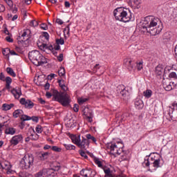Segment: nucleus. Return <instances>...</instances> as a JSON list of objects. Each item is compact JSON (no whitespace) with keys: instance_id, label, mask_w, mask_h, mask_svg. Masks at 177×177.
I'll return each instance as SVG.
<instances>
[{"instance_id":"nucleus-46","label":"nucleus","mask_w":177,"mask_h":177,"mask_svg":"<svg viewBox=\"0 0 177 177\" xmlns=\"http://www.w3.org/2000/svg\"><path fill=\"white\" fill-rule=\"evenodd\" d=\"M169 78H174V80H177V75H176V73H175V72H171V73L169 75Z\"/></svg>"},{"instance_id":"nucleus-20","label":"nucleus","mask_w":177,"mask_h":177,"mask_svg":"<svg viewBox=\"0 0 177 177\" xmlns=\"http://www.w3.org/2000/svg\"><path fill=\"white\" fill-rule=\"evenodd\" d=\"M16 129L13 127H8L6 129L5 133L6 135H15V133H16Z\"/></svg>"},{"instance_id":"nucleus-32","label":"nucleus","mask_w":177,"mask_h":177,"mask_svg":"<svg viewBox=\"0 0 177 177\" xmlns=\"http://www.w3.org/2000/svg\"><path fill=\"white\" fill-rule=\"evenodd\" d=\"M84 114L86 115V118H88L89 122H92L93 120V115H92V112H89V114L86 113V111L84 112Z\"/></svg>"},{"instance_id":"nucleus-58","label":"nucleus","mask_w":177,"mask_h":177,"mask_svg":"<svg viewBox=\"0 0 177 177\" xmlns=\"http://www.w3.org/2000/svg\"><path fill=\"white\" fill-rule=\"evenodd\" d=\"M99 64H95V66L93 67V71L94 72V73H97V70H99Z\"/></svg>"},{"instance_id":"nucleus-44","label":"nucleus","mask_w":177,"mask_h":177,"mask_svg":"<svg viewBox=\"0 0 177 177\" xmlns=\"http://www.w3.org/2000/svg\"><path fill=\"white\" fill-rule=\"evenodd\" d=\"M30 27H37V26H38V21H37L35 20H32L30 22Z\"/></svg>"},{"instance_id":"nucleus-50","label":"nucleus","mask_w":177,"mask_h":177,"mask_svg":"<svg viewBox=\"0 0 177 177\" xmlns=\"http://www.w3.org/2000/svg\"><path fill=\"white\" fill-rule=\"evenodd\" d=\"M79 153L82 157H84L86 159L88 158V156H86V153H85V151L80 150L79 151Z\"/></svg>"},{"instance_id":"nucleus-41","label":"nucleus","mask_w":177,"mask_h":177,"mask_svg":"<svg viewBox=\"0 0 177 177\" xmlns=\"http://www.w3.org/2000/svg\"><path fill=\"white\" fill-rule=\"evenodd\" d=\"M88 169H83L80 171V175L84 177H86Z\"/></svg>"},{"instance_id":"nucleus-24","label":"nucleus","mask_w":177,"mask_h":177,"mask_svg":"<svg viewBox=\"0 0 177 177\" xmlns=\"http://www.w3.org/2000/svg\"><path fill=\"white\" fill-rule=\"evenodd\" d=\"M104 172L105 174L104 177H111L113 174L111 173V169L110 168L104 169Z\"/></svg>"},{"instance_id":"nucleus-37","label":"nucleus","mask_w":177,"mask_h":177,"mask_svg":"<svg viewBox=\"0 0 177 177\" xmlns=\"http://www.w3.org/2000/svg\"><path fill=\"white\" fill-rule=\"evenodd\" d=\"M55 42L57 45H64V39L60 37V39H56Z\"/></svg>"},{"instance_id":"nucleus-57","label":"nucleus","mask_w":177,"mask_h":177,"mask_svg":"<svg viewBox=\"0 0 177 177\" xmlns=\"http://www.w3.org/2000/svg\"><path fill=\"white\" fill-rule=\"evenodd\" d=\"M131 1L134 3V5H136V6H138L139 5H140V0H131Z\"/></svg>"},{"instance_id":"nucleus-62","label":"nucleus","mask_w":177,"mask_h":177,"mask_svg":"<svg viewBox=\"0 0 177 177\" xmlns=\"http://www.w3.org/2000/svg\"><path fill=\"white\" fill-rule=\"evenodd\" d=\"M38 102L40 104H45V103H46V102L45 101V100L42 99V98H38Z\"/></svg>"},{"instance_id":"nucleus-1","label":"nucleus","mask_w":177,"mask_h":177,"mask_svg":"<svg viewBox=\"0 0 177 177\" xmlns=\"http://www.w3.org/2000/svg\"><path fill=\"white\" fill-rule=\"evenodd\" d=\"M142 28L151 35L155 36L162 31V23L159 18L148 16L145 18Z\"/></svg>"},{"instance_id":"nucleus-40","label":"nucleus","mask_w":177,"mask_h":177,"mask_svg":"<svg viewBox=\"0 0 177 177\" xmlns=\"http://www.w3.org/2000/svg\"><path fill=\"white\" fill-rule=\"evenodd\" d=\"M88 100H89V98L81 97L78 99V103L79 104H84V103H85L86 102H88Z\"/></svg>"},{"instance_id":"nucleus-61","label":"nucleus","mask_w":177,"mask_h":177,"mask_svg":"<svg viewBox=\"0 0 177 177\" xmlns=\"http://www.w3.org/2000/svg\"><path fill=\"white\" fill-rule=\"evenodd\" d=\"M144 164L145 167H150V161H149V158L145 160Z\"/></svg>"},{"instance_id":"nucleus-52","label":"nucleus","mask_w":177,"mask_h":177,"mask_svg":"<svg viewBox=\"0 0 177 177\" xmlns=\"http://www.w3.org/2000/svg\"><path fill=\"white\" fill-rule=\"evenodd\" d=\"M58 84H59V86H60V88L62 86H64V85L66 84V82L64 80H59L57 81Z\"/></svg>"},{"instance_id":"nucleus-33","label":"nucleus","mask_w":177,"mask_h":177,"mask_svg":"<svg viewBox=\"0 0 177 177\" xmlns=\"http://www.w3.org/2000/svg\"><path fill=\"white\" fill-rule=\"evenodd\" d=\"M58 75L59 77H64V75H66V69H64V68H61L58 71Z\"/></svg>"},{"instance_id":"nucleus-55","label":"nucleus","mask_w":177,"mask_h":177,"mask_svg":"<svg viewBox=\"0 0 177 177\" xmlns=\"http://www.w3.org/2000/svg\"><path fill=\"white\" fill-rule=\"evenodd\" d=\"M40 28H41V30H48V25H46V24H40Z\"/></svg>"},{"instance_id":"nucleus-3","label":"nucleus","mask_w":177,"mask_h":177,"mask_svg":"<svg viewBox=\"0 0 177 177\" xmlns=\"http://www.w3.org/2000/svg\"><path fill=\"white\" fill-rule=\"evenodd\" d=\"M113 16L115 20L122 21V23H128L131 21V19H132L131 12H129L128 9L122 7L115 8L113 10Z\"/></svg>"},{"instance_id":"nucleus-51","label":"nucleus","mask_w":177,"mask_h":177,"mask_svg":"<svg viewBox=\"0 0 177 177\" xmlns=\"http://www.w3.org/2000/svg\"><path fill=\"white\" fill-rule=\"evenodd\" d=\"M30 120H32V121H33L34 122H38V121H39V118H38L37 116L30 117Z\"/></svg>"},{"instance_id":"nucleus-5","label":"nucleus","mask_w":177,"mask_h":177,"mask_svg":"<svg viewBox=\"0 0 177 177\" xmlns=\"http://www.w3.org/2000/svg\"><path fill=\"white\" fill-rule=\"evenodd\" d=\"M106 149L110 150V153L112 156H115L116 154L120 156L121 153H124V144L120 142H111L106 144Z\"/></svg>"},{"instance_id":"nucleus-8","label":"nucleus","mask_w":177,"mask_h":177,"mask_svg":"<svg viewBox=\"0 0 177 177\" xmlns=\"http://www.w3.org/2000/svg\"><path fill=\"white\" fill-rule=\"evenodd\" d=\"M171 121H177V103L174 102L168 113Z\"/></svg>"},{"instance_id":"nucleus-47","label":"nucleus","mask_w":177,"mask_h":177,"mask_svg":"<svg viewBox=\"0 0 177 177\" xmlns=\"http://www.w3.org/2000/svg\"><path fill=\"white\" fill-rule=\"evenodd\" d=\"M6 122H4L3 123H0V132H2V130L5 128V127H7L8 124H6Z\"/></svg>"},{"instance_id":"nucleus-30","label":"nucleus","mask_w":177,"mask_h":177,"mask_svg":"<svg viewBox=\"0 0 177 177\" xmlns=\"http://www.w3.org/2000/svg\"><path fill=\"white\" fill-rule=\"evenodd\" d=\"M6 71H7L8 74L11 75L12 77H16V73H15V71H13L12 68L8 67L6 68Z\"/></svg>"},{"instance_id":"nucleus-56","label":"nucleus","mask_w":177,"mask_h":177,"mask_svg":"<svg viewBox=\"0 0 177 177\" xmlns=\"http://www.w3.org/2000/svg\"><path fill=\"white\" fill-rule=\"evenodd\" d=\"M56 74L55 73H51L50 75H48V80H53V78H55V77H56Z\"/></svg>"},{"instance_id":"nucleus-18","label":"nucleus","mask_w":177,"mask_h":177,"mask_svg":"<svg viewBox=\"0 0 177 177\" xmlns=\"http://www.w3.org/2000/svg\"><path fill=\"white\" fill-rule=\"evenodd\" d=\"M11 93L15 96V99H19L21 96V90L20 88L15 89L11 91Z\"/></svg>"},{"instance_id":"nucleus-53","label":"nucleus","mask_w":177,"mask_h":177,"mask_svg":"<svg viewBox=\"0 0 177 177\" xmlns=\"http://www.w3.org/2000/svg\"><path fill=\"white\" fill-rule=\"evenodd\" d=\"M79 110H80V106H78L77 104H75L73 105V111H75V113H78Z\"/></svg>"},{"instance_id":"nucleus-6","label":"nucleus","mask_w":177,"mask_h":177,"mask_svg":"<svg viewBox=\"0 0 177 177\" xmlns=\"http://www.w3.org/2000/svg\"><path fill=\"white\" fill-rule=\"evenodd\" d=\"M34 165V155L26 154L19 162L21 169H30Z\"/></svg>"},{"instance_id":"nucleus-54","label":"nucleus","mask_w":177,"mask_h":177,"mask_svg":"<svg viewBox=\"0 0 177 177\" xmlns=\"http://www.w3.org/2000/svg\"><path fill=\"white\" fill-rule=\"evenodd\" d=\"M43 37H44L46 41H49V33L48 32H43Z\"/></svg>"},{"instance_id":"nucleus-16","label":"nucleus","mask_w":177,"mask_h":177,"mask_svg":"<svg viewBox=\"0 0 177 177\" xmlns=\"http://www.w3.org/2000/svg\"><path fill=\"white\" fill-rule=\"evenodd\" d=\"M145 104H143V101L140 99H136L135 100V107H136L138 110H142Z\"/></svg>"},{"instance_id":"nucleus-39","label":"nucleus","mask_w":177,"mask_h":177,"mask_svg":"<svg viewBox=\"0 0 177 177\" xmlns=\"http://www.w3.org/2000/svg\"><path fill=\"white\" fill-rule=\"evenodd\" d=\"M21 121H30V116L27 115H24V112L23 113V115L21 116Z\"/></svg>"},{"instance_id":"nucleus-17","label":"nucleus","mask_w":177,"mask_h":177,"mask_svg":"<svg viewBox=\"0 0 177 177\" xmlns=\"http://www.w3.org/2000/svg\"><path fill=\"white\" fill-rule=\"evenodd\" d=\"M73 143H74L75 145H76V146H78L79 143H80V140H81V136H75V135H71L70 136Z\"/></svg>"},{"instance_id":"nucleus-31","label":"nucleus","mask_w":177,"mask_h":177,"mask_svg":"<svg viewBox=\"0 0 177 177\" xmlns=\"http://www.w3.org/2000/svg\"><path fill=\"white\" fill-rule=\"evenodd\" d=\"M66 124L68 125V127L69 128H74V127H75V123H74V120H73V119H70L67 122Z\"/></svg>"},{"instance_id":"nucleus-21","label":"nucleus","mask_w":177,"mask_h":177,"mask_svg":"<svg viewBox=\"0 0 177 177\" xmlns=\"http://www.w3.org/2000/svg\"><path fill=\"white\" fill-rule=\"evenodd\" d=\"M155 73L157 75H162V73H164V68H162V66H157L155 69Z\"/></svg>"},{"instance_id":"nucleus-29","label":"nucleus","mask_w":177,"mask_h":177,"mask_svg":"<svg viewBox=\"0 0 177 177\" xmlns=\"http://www.w3.org/2000/svg\"><path fill=\"white\" fill-rule=\"evenodd\" d=\"M39 157L41 161H45V160H48V158L49 157V153L44 152L41 153V155Z\"/></svg>"},{"instance_id":"nucleus-34","label":"nucleus","mask_w":177,"mask_h":177,"mask_svg":"<svg viewBox=\"0 0 177 177\" xmlns=\"http://www.w3.org/2000/svg\"><path fill=\"white\" fill-rule=\"evenodd\" d=\"M45 169L40 170L39 172L35 174V177H42L44 176V174H45Z\"/></svg>"},{"instance_id":"nucleus-35","label":"nucleus","mask_w":177,"mask_h":177,"mask_svg":"<svg viewBox=\"0 0 177 177\" xmlns=\"http://www.w3.org/2000/svg\"><path fill=\"white\" fill-rule=\"evenodd\" d=\"M39 48L41 50H43L44 52H45V49H46V44H44V43H40V44H37Z\"/></svg>"},{"instance_id":"nucleus-7","label":"nucleus","mask_w":177,"mask_h":177,"mask_svg":"<svg viewBox=\"0 0 177 177\" xmlns=\"http://www.w3.org/2000/svg\"><path fill=\"white\" fill-rule=\"evenodd\" d=\"M26 37H27V32L24 30L22 35L17 37L19 47H16V49L18 52H20V53H22L23 48L27 46L26 43L28 41V38L26 39Z\"/></svg>"},{"instance_id":"nucleus-19","label":"nucleus","mask_w":177,"mask_h":177,"mask_svg":"<svg viewBox=\"0 0 177 177\" xmlns=\"http://www.w3.org/2000/svg\"><path fill=\"white\" fill-rule=\"evenodd\" d=\"M23 113H24L23 110L17 109L12 113V117H14V118H19V117L22 116Z\"/></svg>"},{"instance_id":"nucleus-27","label":"nucleus","mask_w":177,"mask_h":177,"mask_svg":"<svg viewBox=\"0 0 177 177\" xmlns=\"http://www.w3.org/2000/svg\"><path fill=\"white\" fill-rule=\"evenodd\" d=\"M96 175V171L92 170V169H87V176L86 177H95Z\"/></svg>"},{"instance_id":"nucleus-43","label":"nucleus","mask_w":177,"mask_h":177,"mask_svg":"<svg viewBox=\"0 0 177 177\" xmlns=\"http://www.w3.org/2000/svg\"><path fill=\"white\" fill-rule=\"evenodd\" d=\"M30 139L31 140H38V139H39V136H38V134H31L30 135Z\"/></svg>"},{"instance_id":"nucleus-4","label":"nucleus","mask_w":177,"mask_h":177,"mask_svg":"<svg viewBox=\"0 0 177 177\" xmlns=\"http://www.w3.org/2000/svg\"><path fill=\"white\" fill-rule=\"evenodd\" d=\"M28 57L35 66H44V64H46V63H48L46 58L37 50L29 52Z\"/></svg>"},{"instance_id":"nucleus-49","label":"nucleus","mask_w":177,"mask_h":177,"mask_svg":"<svg viewBox=\"0 0 177 177\" xmlns=\"http://www.w3.org/2000/svg\"><path fill=\"white\" fill-rule=\"evenodd\" d=\"M20 129H24V127H26V120H21L19 125Z\"/></svg>"},{"instance_id":"nucleus-25","label":"nucleus","mask_w":177,"mask_h":177,"mask_svg":"<svg viewBox=\"0 0 177 177\" xmlns=\"http://www.w3.org/2000/svg\"><path fill=\"white\" fill-rule=\"evenodd\" d=\"M143 93H144V96L145 97H147V99H149V98L151 97V95H153V91H151V90L147 89V90L143 92Z\"/></svg>"},{"instance_id":"nucleus-15","label":"nucleus","mask_w":177,"mask_h":177,"mask_svg":"<svg viewBox=\"0 0 177 177\" xmlns=\"http://www.w3.org/2000/svg\"><path fill=\"white\" fill-rule=\"evenodd\" d=\"M153 165L154 168H161L164 165V160L158 158L153 161Z\"/></svg>"},{"instance_id":"nucleus-63","label":"nucleus","mask_w":177,"mask_h":177,"mask_svg":"<svg viewBox=\"0 0 177 177\" xmlns=\"http://www.w3.org/2000/svg\"><path fill=\"white\" fill-rule=\"evenodd\" d=\"M54 49L55 50H60V45L56 44L54 45Z\"/></svg>"},{"instance_id":"nucleus-59","label":"nucleus","mask_w":177,"mask_h":177,"mask_svg":"<svg viewBox=\"0 0 177 177\" xmlns=\"http://www.w3.org/2000/svg\"><path fill=\"white\" fill-rule=\"evenodd\" d=\"M6 3L10 6V8H12L13 6V1L12 0H8L6 1Z\"/></svg>"},{"instance_id":"nucleus-10","label":"nucleus","mask_w":177,"mask_h":177,"mask_svg":"<svg viewBox=\"0 0 177 177\" xmlns=\"http://www.w3.org/2000/svg\"><path fill=\"white\" fill-rule=\"evenodd\" d=\"M77 146L80 147V149H84V150H86V149L89 147V140L82 137V141L80 140Z\"/></svg>"},{"instance_id":"nucleus-45","label":"nucleus","mask_w":177,"mask_h":177,"mask_svg":"<svg viewBox=\"0 0 177 177\" xmlns=\"http://www.w3.org/2000/svg\"><path fill=\"white\" fill-rule=\"evenodd\" d=\"M35 131L37 133H42V127L41 125H37L35 128Z\"/></svg>"},{"instance_id":"nucleus-36","label":"nucleus","mask_w":177,"mask_h":177,"mask_svg":"<svg viewBox=\"0 0 177 177\" xmlns=\"http://www.w3.org/2000/svg\"><path fill=\"white\" fill-rule=\"evenodd\" d=\"M86 138L88 140H89V139H91V140H92L94 143H96V138L94 136H92V135H91L89 133L86 134Z\"/></svg>"},{"instance_id":"nucleus-9","label":"nucleus","mask_w":177,"mask_h":177,"mask_svg":"<svg viewBox=\"0 0 177 177\" xmlns=\"http://www.w3.org/2000/svg\"><path fill=\"white\" fill-rule=\"evenodd\" d=\"M21 142H23V135L18 134L17 136H14L12 137V138L10 140V146H17L19 143Z\"/></svg>"},{"instance_id":"nucleus-26","label":"nucleus","mask_w":177,"mask_h":177,"mask_svg":"<svg viewBox=\"0 0 177 177\" xmlns=\"http://www.w3.org/2000/svg\"><path fill=\"white\" fill-rule=\"evenodd\" d=\"M94 162L99 167V168H103V165L102 164V161H100V159L98 158L95 157L94 158Z\"/></svg>"},{"instance_id":"nucleus-23","label":"nucleus","mask_w":177,"mask_h":177,"mask_svg":"<svg viewBox=\"0 0 177 177\" xmlns=\"http://www.w3.org/2000/svg\"><path fill=\"white\" fill-rule=\"evenodd\" d=\"M6 89H10V84H12V79L10 77H6Z\"/></svg>"},{"instance_id":"nucleus-12","label":"nucleus","mask_w":177,"mask_h":177,"mask_svg":"<svg viewBox=\"0 0 177 177\" xmlns=\"http://www.w3.org/2000/svg\"><path fill=\"white\" fill-rule=\"evenodd\" d=\"M174 82H169V80L162 81L163 88L167 91H172V89H174Z\"/></svg>"},{"instance_id":"nucleus-2","label":"nucleus","mask_w":177,"mask_h":177,"mask_svg":"<svg viewBox=\"0 0 177 177\" xmlns=\"http://www.w3.org/2000/svg\"><path fill=\"white\" fill-rule=\"evenodd\" d=\"M61 88L64 92H59L56 89H53V100L58 102L64 107H67V106H69L71 102L70 95L66 93L67 91H68V87L66 86V84H64Z\"/></svg>"},{"instance_id":"nucleus-64","label":"nucleus","mask_w":177,"mask_h":177,"mask_svg":"<svg viewBox=\"0 0 177 177\" xmlns=\"http://www.w3.org/2000/svg\"><path fill=\"white\" fill-rule=\"evenodd\" d=\"M58 62H63V54H59L57 57Z\"/></svg>"},{"instance_id":"nucleus-28","label":"nucleus","mask_w":177,"mask_h":177,"mask_svg":"<svg viewBox=\"0 0 177 177\" xmlns=\"http://www.w3.org/2000/svg\"><path fill=\"white\" fill-rule=\"evenodd\" d=\"M66 150H75V146L71 144H64Z\"/></svg>"},{"instance_id":"nucleus-38","label":"nucleus","mask_w":177,"mask_h":177,"mask_svg":"<svg viewBox=\"0 0 177 177\" xmlns=\"http://www.w3.org/2000/svg\"><path fill=\"white\" fill-rule=\"evenodd\" d=\"M51 150H53V151H55L56 153H60V151H62V148L57 146H53L51 147Z\"/></svg>"},{"instance_id":"nucleus-42","label":"nucleus","mask_w":177,"mask_h":177,"mask_svg":"<svg viewBox=\"0 0 177 177\" xmlns=\"http://www.w3.org/2000/svg\"><path fill=\"white\" fill-rule=\"evenodd\" d=\"M137 68H138V71H140V70H142V68H143V61L137 62Z\"/></svg>"},{"instance_id":"nucleus-48","label":"nucleus","mask_w":177,"mask_h":177,"mask_svg":"<svg viewBox=\"0 0 177 177\" xmlns=\"http://www.w3.org/2000/svg\"><path fill=\"white\" fill-rule=\"evenodd\" d=\"M127 160H128V156H127V154L122 155L120 158V161H127Z\"/></svg>"},{"instance_id":"nucleus-14","label":"nucleus","mask_w":177,"mask_h":177,"mask_svg":"<svg viewBox=\"0 0 177 177\" xmlns=\"http://www.w3.org/2000/svg\"><path fill=\"white\" fill-rule=\"evenodd\" d=\"M118 88H121L120 95L124 100H128L129 99V91H128L124 86H119Z\"/></svg>"},{"instance_id":"nucleus-13","label":"nucleus","mask_w":177,"mask_h":177,"mask_svg":"<svg viewBox=\"0 0 177 177\" xmlns=\"http://www.w3.org/2000/svg\"><path fill=\"white\" fill-rule=\"evenodd\" d=\"M124 64L129 70V71L133 69V66H135V62L131 59L126 58L124 60Z\"/></svg>"},{"instance_id":"nucleus-22","label":"nucleus","mask_w":177,"mask_h":177,"mask_svg":"<svg viewBox=\"0 0 177 177\" xmlns=\"http://www.w3.org/2000/svg\"><path fill=\"white\" fill-rule=\"evenodd\" d=\"M15 106V104H3L2 105V110H3V111H8V110H10V109H12V107Z\"/></svg>"},{"instance_id":"nucleus-60","label":"nucleus","mask_w":177,"mask_h":177,"mask_svg":"<svg viewBox=\"0 0 177 177\" xmlns=\"http://www.w3.org/2000/svg\"><path fill=\"white\" fill-rule=\"evenodd\" d=\"M6 8L3 4H0V13H2L3 12H5Z\"/></svg>"},{"instance_id":"nucleus-11","label":"nucleus","mask_w":177,"mask_h":177,"mask_svg":"<svg viewBox=\"0 0 177 177\" xmlns=\"http://www.w3.org/2000/svg\"><path fill=\"white\" fill-rule=\"evenodd\" d=\"M20 103L25 106L26 109H32L34 107V102L30 100H26V98H21Z\"/></svg>"}]
</instances>
